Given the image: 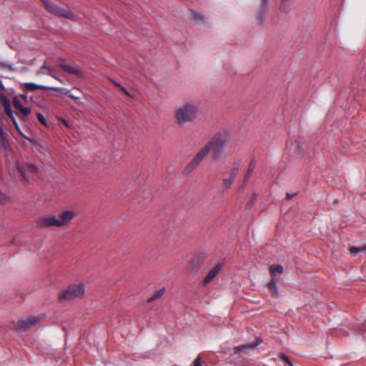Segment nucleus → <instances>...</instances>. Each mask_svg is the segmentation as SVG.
Instances as JSON below:
<instances>
[{
  "label": "nucleus",
  "mask_w": 366,
  "mask_h": 366,
  "mask_svg": "<svg viewBox=\"0 0 366 366\" xmlns=\"http://www.w3.org/2000/svg\"><path fill=\"white\" fill-rule=\"evenodd\" d=\"M76 214V213L73 210H64L60 212L58 217L53 214L41 217L38 224L40 227H64L71 222Z\"/></svg>",
  "instance_id": "f257e3e1"
},
{
  "label": "nucleus",
  "mask_w": 366,
  "mask_h": 366,
  "mask_svg": "<svg viewBox=\"0 0 366 366\" xmlns=\"http://www.w3.org/2000/svg\"><path fill=\"white\" fill-rule=\"evenodd\" d=\"M199 111L197 104L186 102L176 109L175 121L179 125L192 122L197 118Z\"/></svg>",
  "instance_id": "f03ea898"
},
{
  "label": "nucleus",
  "mask_w": 366,
  "mask_h": 366,
  "mask_svg": "<svg viewBox=\"0 0 366 366\" xmlns=\"http://www.w3.org/2000/svg\"><path fill=\"white\" fill-rule=\"evenodd\" d=\"M229 139V134L227 132H223L216 134L207 144L210 151L214 154L216 158L222 152Z\"/></svg>",
  "instance_id": "7ed1b4c3"
},
{
  "label": "nucleus",
  "mask_w": 366,
  "mask_h": 366,
  "mask_svg": "<svg viewBox=\"0 0 366 366\" xmlns=\"http://www.w3.org/2000/svg\"><path fill=\"white\" fill-rule=\"evenodd\" d=\"M85 287L83 283L72 284L65 290L62 291L59 296L60 300H72L76 298L84 297Z\"/></svg>",
  "instance_id": "20e7f679"
},
{
  "label": "nucleus",
  "mask_w": 366,
  "mask_h": 366,
  "mask_svg": "<svg viewBox=\"0 0 366 366\" xmlns=\"http://www.w3.org/2000/svg\"><path fill=\"white\" fill-rule=\"evenodd\" d=\"M0 107H4L5 112L8 115V117L11 119L13 124H14L16 130L19 132V134L24 137V135L21 133L19 127L16 122V120L14 117V112L11 107L10 100L4 94H0Z\"/></svg>",
  "instance_id": "39448f33"
},
{
  "label": "nucleus",
  "mask_w": 366,
  "mask_h": 366,
  "mask_svg": "<svg viewBox=\"0 0 366 366\" xmlns=\"http://www.w3.org/2000/svg\"><path fill=\"white\" fill-rule=\"evenodd\" d=\"M209 152L211 151L209 149V147L207 145L201 149L195 156V157L192 160V162L187 166L184 169L185 172H191Z\"/></svg>",
  "instance_id": "423d86ee"
},
{
  "label": "nucleus",
  "mask_w": 366,
  "mask_h": 366,
  "mask_svg": "<svg viewBox=\"0 0 366 366\" xmlns=\"http://www.w3.org/2000/svg\"><path fill=\"white\" fill-rule=\"evenodd\" d=\"M40 320V317L30 316L24 320H19L16 325V328L20 330H26L34 326Z\"/></svg>",
  "instance_id": "0eeeda50"
},
{
  "label": "nucleus",
  "mask_w": 366,
  "mask_h": 366,
  "mask_svg": "<svg viewBox=\"0 0 366 366\" xmlns=\"http://www.w3.org/2000/svg\"><path fill=\"white\" fill-rule=\"evenodd\" d=\"M14 107L17 110V115L24 119L31 113V109L29 107L24 106L18 97H14L13 99Z\"/></svg>",
  "instance_id": "6e6552de"
},
{
  "label": "nucleus",
  "mask_w": 366,
  "mask_h": 366,
  "mask_svg": "<svg viewBox=\"0 0 366 366\" xmlns=\"http://www.w3.org/2000/svg\"><path fill=\"white\" fill-rule=\"evenodd\" d=\"M41 1L44 4L46 10H48L49 11H50L54 14L59 15V16H66V17L69 16L68 12L61 9L60 8H59L58 6H56V5L52 4L51 1H49V0H41Z\"/></svg>",
  "instance_id": "1a4fd4ad"
},
{
  "label": "nucleus",
  "mask_w": 366,
  "mask_h": 366,
  "mask_svg": "<svg viewBox=\"0 0 366 366\" xmlns=\"http://www.w3.org/2000/svg\"><path fill=\"white\" fill-rule=\"evenodd\" d=\"M221 269H222L221 264H218L215 265L209 271V272L207 274V275L204 277V279L203 280V284L204 285H206L208 283H209L218 274V273L220 272Z\"/></svg>",
  "instance_id": "9d476101"
},
{
  "label": "nucleus",
  "mask_w": 366,
  "mask_h": 366,
  "mask_svg": "<svg viewBox=\"0 0 366 366\" xmlns=\"http://www.w3.org/2000/svg\"><path fill=\"white\" fill-rule=\"evenodd\" d=\"M17 168H18L19 172L21 174L23 178L26 181H29V177H27V175L26 174V171H27L31 174H37V172H38L37 167L35 165H34L33 164H27L26 165L25 169H23L21 167H18Z\"/></svg>",
  "instance_id": "9b49d317"
},
{
  "label": "nucleus",
  "mask_w": 366,
  "mask_h": 366,
  "mask_svg": "<svg viewBox=\"0 0 366 366\" xmlns=\"http://www.w3.org/2000/svg\"><path fill=\"white\" fill-rule=\"evenodd\" d=\"M238 174V169L237 168H234L230 173V176L228 178H224L223 180V187L225 189H229L234 179L237 177Z\"/></svg>",
  "instance_id": "f8f14e48"
},
{
  "label": "nucleus",
  "mask_w": 366,
  "mask_h": 366,
  "mask_svg": "<svg viewBox=\"0 0 366 366\" xmlns=\"http://www.w3.org/2000/svg\"><path fill=\"white\" fill-rule=\"evenodd\" d=\"M60 67L65 71L71 74H75L76 76H79L81 72L77 66L72 64H67L65 63H62L60 64Z\"/></svg>",
  "instance_id": "ddd939ff"
},
{
  "label": "nucleus",
  "mask_w": 366,
  "mask_h": 366,
  "mask_svg": "<svg viewBox=\"0 0 366 366\" xmlns=\"http://www.w3.org/2000/svg\"><path fill=\"white\" fill-rule=\"evenodd\" d=\"M270 273L272 277L275 276L276 274H282L283 272V267L281 265L272 264L269 267Z\"/></svg>",
  "instance_id": "4468645a"
},
{
  "label": "nucleus",
  "mask_w": 366,
  "mask_h": 366,
  "mask_svg": "<svg viewBox=\"0 0 366 366\" xmlns=\"http://www.w3.org/2000/svg\"><path fill=\"white\" fill-rule=\"evenodd\" d=\"M49 89H51V90H53V91H55V92H60V93H62V94H66L68 95L69 97H70L71 98L74 99H76V100H78L79 98L75 97L74 95H73L72 94H69V92L68 90H64L62 88H58V87H50V88H48Z\"/></svg>",
  "instance_id": "2eb2a0df"
},
{
  "label": "nucleus",
  "mask_w": 366,
  "mask_h": 366,
  "mask_svg": "<svg viewBox=\"0 0 366 366\" xmlns=\"http://www.w3.org/2000/svg\"><path fill=\"white\" fill-rule=\"evenodd\" d=\"M164 292V288H162L160 290H159L158 291H156L154 292V294L153 295L152 297H151L150 298H149L148 301L149 302H152V301H154V300L160 297Z\"/></svg>",
  "instance_id": "dca6fc26"
},
{
  "label": "nucleus",
  "mask_w": 366,
  "mask_h": 366,
  "mask_svg": "<svg viewBox=\"0 0 366 366\" xmlns=\"http://www.w3.org/2000/svg\"><path fill=\"white\" fill-rule=\"evenodd\" d=\"M254 167H255V162L254 161H252L250 162L247 172L245 175V177H244L245 181H247L250 177V175L252 173L253 170L254 169Z\"/></svg>",
  "instance_id": "f3484780"
},
{
  "label": "nucleus",
  "mask_w": 366,
  "mask_h": 366,
  "mask_svg": "<svg viewBox=\"0 0 366 366\" xmlns=\"http://www.w3.org/2000/svg\"><path fill=\"white\" fill-rule=\"evenodd\" d=\"M268 287L272 292L277 294V281L274 279L270 280V282L268 283Z\"/></svg>",
  "instance_id": "a211bd4d"
},
{
  "label": "nucleus",
  "mask_w": 366,
  "mask_h": 366,
  "mask_svg": "<svg viewBox=\"0 0 366 366\" xmlns=\"http://www.w3.org/2000/svg\"><path fill=\"white\" fill-rule=\"evenodd\" d=\"M25 86L27 89H29L30 91H34V90L43 88V86L36 85L34 83H26V84H25Z\"/></svg>",
  "instance_id": "6ab92c4d"
},
{
  "label": "nucleus",
  "mask_w": 366,
  "mask_h": 366,
  "mask_svg": "<svg viewBox=\"0 0 366 366\" xmlns=\"http://www.w3.org/2000/svg\"><path fill=\"white\" fill-rule=\"evenodd\" d=\"M362 251H366V245L363 247H352L350 249V252L352 254H357Z\"/></svg>",
  "instance_id": "aec40b11"
},
{
  "label": "nucleus",
  "mask_w": 366,
  "mask_h": 366,
  "mask_svg": "<svg viewBox=\"0 0 366 366\" xmlns=\"http://www.w3.org/2000/svg\"><path fill=\"white\" fill-rule=\"evenodd\" d=\"M255 346L252 345H241V346L236 347H235V350L236 351H243V350H245L247 349H252Z\"/></svg>",
  "instance_id": "412c9836"
},
{
  "label": "nucleus",
  "mask_w": 366,
  "mask_h": 366,
  "mask_svg": "<svg viewBox=\"0 0 366 366\" xmlns=\"http://www.w3.org/2000/svg\"><path fill=\"white\" fill-rule=\"evenodd\" d=\"M37 118L39 121L41 122V124H42L44 126H47L46 120L41 113L37 114Z\"/></svg>",
  "instance_id": "4be33fe9"
},
{
  "label": "nucleus",
  "mask_w": 366,
  "mask_h": 366,
  "mask_svg": "<svg viewBox=\"0 0 366 366\" xmlns=\"http://www.w3.org/2000/svg\"><path fill=\"white\" fill-rule=\"evenodd\" d=\"M114 84L117 86H118L126 95L130 97V94L129 93V92L127 89H125L123 86H122L120 84H119L117 82H114Z\"/></svg>",
  "instance_id": "5701e85b"
},
{
  "label": "nucleus",
  "mask_w": 366,
  "mask_h": 366,
  "mask_svg": "<svg viewBox=\"0 0 366 366\" xmlns=\"http://www.w3.org/2000/svg\"><path fill=\"white\" fill-rule=\"evenodd\" d=\"M114 84L117 86H118L126 95L130 97V94L129 93V92L127 89H125L123 86H122L120 84H119L117 82H114Z\"/></svg>",
  "instance_id": "b1692460"
},
{
  "label": "nucleus",
  "mask_w": 366,
  "mask_h": 366,
  "mask_svg": "<svg viewBox=\"0 0 366 366\" xmlns=\"http://www.w3.org/2000/svg\"><path fill=\"white\" fill-rule=\"evenodd\" d=\"M114 84L117 86H118L126 95L130 97V94L129 93V92L127 89H125L123 86H122L120 84H119L117 82H114Z\"/></svg>",
  "instance_id": "393cba45"
},
{
  "label": "nucleus",
  "mask_w": 366,
  "mask_h": 366,
  "mask_svg": "<svg viewBox=\"0 0 366 366\" xmlns=\"http://www.w3.org/2000/svg\"><path fill=\"white\" fill-rule=\"evenodd\" d=\"M7 201V197L3 193H0V202L2 204L6 203Z\"/></svg>",
  "instance_id": "a878e982"
},
{
  "label": "nucleus",
  "mask_w": 366,
  "mask_h": 366,
  "mask_svg": "<svg viewBox=\"0 0 366 366\" xmlns=\"http://www.w3.org/2000/svg\"><path fill=\"white\" fill-rule=\"evenodd\" d=\"M280 357H281V358H282L285 362H286L287 363H288L290 365H291V366H292V364H291V363H290V362L289 357H288L287 355L282 354V355H280Z\"/></svg>",
  "instance_id": "bb28decb"
},
{
  "label": "nucleus",
  "mask_w": 366,
  "mask_h": 366,
  "mask_svg": "<svg viewBox=\"0 0 366 366\" xmlns=\"http://www.w3.org/2000/svg\"><path fill=\"white\" fill-rule=\"evenodd\" d=\"M193 366H202V363H201V360H200V357H197V358L194 360Z\"/></svg>",
  "instance_id": "cd10ccee"
},
{
  "label": "nucleus",
  "mask_w": 366,
  "mask_h": 366,
  "mask_svg": "<svg viewBox=\"0 0 366 366\" xmlns=\"http://www.w3.org/2000/svg\"><path fill=\"white\" fill-rule=\"evenodd\" d=\"M262 9H264L265 7L267 6V2H268V0H262Z\"/></svg>",
  "instance_id": "c85d7f7f"
},
{
  "label": "nucleus",
  "mask_w": 366,
  "mask_h": 366,
  "mask_svg": "<svg viewBox=\"0 0 366 366\" xmlns=\"http://www.w3.org/2000/svg\"><path fill=\"white\" fill-rule=\"evenodd\" d=\"M63 123H64V124L65 126H66L67 127H69V124L67 123V122H66V121L63 120Z\"/></svg>",
  "instance_id": "c756f323"
},
{
  "label": "nucleus",
  "mask_w": 366,
  "mask_h": 366,
  "mask_svg": "<svg viewBox=\"0 0 366 366\" xmlns=\"http://www.w3.org/2000/svg\"><path fill=\"white\" fill-rule=\"evenodd\" d=\"M3 89H4V86H3L2 82L0 81V90H3Z\"/></svg>",
  "instance_id": "7c9ffc66"
},
{
  "label": "nucleus",
  "mask_w": 366,
  "mask_h": 366,
  "mask_svg": "<svg viewBox=\"0 0 366 366\" xmlns=\"http://www.w3.org/2000/svg\"><path fill=\"white\" fill-rule=\"evenodd\" d=\"M46 69V65H44V66L41 68V70H44V69Z\"/></svg>",
  "instance_id": "2f4dec72"
},
{
  "label": "nucleus",
  "mask_w": 366,
  "mask_h": 366,
  "mask_svg": "<svg viewBox=\"0 0 366 366\" xmlns=\"http://www.w3.org/2000/svg\"><path fill=\"white\" fill-rule=\"evenodd\" d=\"M199 17H200V16H199L197 14V15H196V16H195V19H199Z\"/></svg>",
  "instance_id": "473e14b6"
}]
</instances>
